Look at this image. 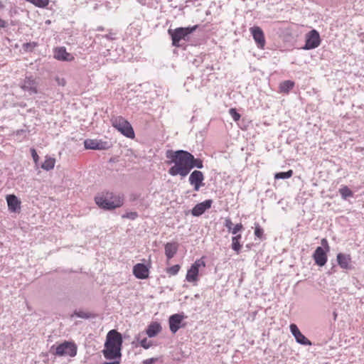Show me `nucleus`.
I'll return each instance as SVG.
<instances>
[{
    "instance_id": "f257e3e1",
    "label": "nucleus",
    "mask_w": 364,
    "mask_h": 364,
    "mask_svg": "<svg viewBox=\"0 0 364 364\" xmlns=\"http://www.w3.org/2000/svg\"><path fill=\"white\" fill-rule=\"evenodd\" d=\"M167 159H170L169 164H174L168 169V173L175 176L180 175L185 177L188 174L189 152L184 150H168L166 153Z\"/></svg>"
},
{
    "instance_id": "f03ea898",
    "label": "nucleus",
    "mask_w": 364,
    "mask_h": 364,
    "mask_svg": "<svg viewBox=\"0 0 364 364\" xmlns=\"http://www.w3.org/2000/svg\"><path fill=\"white\" fill-rule=\"evenodd\" d=\"M122 336L117 331H109L106 336L105 349L102 350L105 358L107 360L120 359L122 346Z\"/></svg>"
},
{
    "instance_id": "7ed1b4c3",
    "label": "nucleus",
    "mask_w": 364,
    "mask_h": 364,
    "mask_svg": "<svg viewBox=\"0 0 364 364\" xmlns=\"http://www.w3.org/2000/svg\"><path fill=\"white\" fill-rule=\"evenodd\" d=\"M95 202L99 207L106 210H112L123 204L119 197L114 196L112 193H109L96 196Z\"/></svg>"
},
{
    "instance_id": "20e7f679",
    "label": "nucleus",
    "mask_w": 364,
    "mask_h": 364,
    "mask_svg": "<svg viewBox=\"0 0 364 364\" xmlns=\"http://www.w3.org/2000/svg\"><path fill=\"white\" fill-rule=\"evenodd\" d=\"M111 123L113 127L122 134L129 139L134 138V132L131 124L122 116L112 117Z\"/></svg>"
},
{
    "instance_id": "39448f33",
    "label": "nucleus",
    "mask_w": 364,
    "mask_h": 364,
    "mask_svg": "<svg viewBox=\"0 0 364 364\" xmlns=\"http://www.w3.org/2000/svg\"><path fill=\"white\" fill-rule=\"evenodd\" d=\"M198 26H193L192 27H180L176 29H168V32L171 36L172 44L173 46H180L179 42L181 40L187 41L188 36L196 31Z\"/></svg>"
},
{
    "instance_id": "423d86ee",
    "label": "nucleus",
    "mask_w": 364,
    "mask_h": 364,
    "mask_svg": "<svg viewBox=\"0 0 364 364\" xmlns=\"http://www.w3.org/2000/svg\"><path fill=\"white\" fill-rule=\"evenodd\" d=\"M50 350L58 356L74 357L77 354V346L73 342L65 341L55 348V346H53Z\"/></svg>"
},
{
    "instance_id": "0eeeda50",
    "label": "nucleus",
    "mask_w": 364,
    "mask_h": 364,
    "mask_svg": "<svg viewBox=\"0 0 364 364\" xmlns=\"http://www.w3.org/2000/svg\"><path fill=\"white\" fill-rule=\"evenodd\" d=\"M321 243L323 247H316L313 254V258L317 265L323 267L327 262V252H329L330 247L326 238H323L321 241Z\"/></svg>"
},
{
    "instance_id": "6e6552de",
    "label": "nucleus",
    "mask_w": 364,
    "mask_h": 364,
    "mask_svg": "<svg viewBox=\"0 0 364 364\" xmlns=\"http://www.w3.org/2000/svg\"><path fill=\"white\" fill-rule=\"evenodd\" d=\"M84 146L86 149L107 150L110 148L111 144L102 139H87L84 141Z\"/></svg>"
},
{
    "instance_id": "1a4fd4ad",
    "label": "nucleus",
    "mask_w": 364,
    "mask_h": 364,
    "mask_svg": "<svg viewBox=\"0 0 364 364\" xmlns=\"http://www.w3.org/2000/svg\"><path fill=\"white\" fill-rule=\"evenodd\" d=\"M321 43V38L319 33L313 29L310 31L306 36V43L304 48L305 50H311L317 48Z\"/></svg>"
},
{
    "instance_id": "9d476101",
    "label": "nucleus",
    "mask_w": 364,
    "mask_h": 364,
    "mask_svg": "<svg viewBox=\"0 0 364 364\" xmlns=\"http://www.w3.org/2000/svg\"><path fill=\"white\" fill-rule=\"evenodd\" d=\"M205 263L202 259H197L188 270L186 279L188 282H196L198 281V276L199 272V268L200 267H205Z\"/></svg>"
},
{
    "instance_id": "9b49d317",
    "label": "nucleus",
    "mask_w": 364,
    "mask_h": 364,
    "mask_svg": "<svg viewBox=\"0 0 364 364\" xmlns=\"http://www.w3.org/2000/svg\"><path fill=\"white\" fill-rule=\"evenodd\" d=\"M186 316L183 314H175L168 318L169 328L172 333H176L181 327L182 322Z\"/></svg>"
},
{
    "instance_id": "f8f14e48",
    "label": "nucleus",
    "mask_w": 364,
    "mask_h": 364,
    "mask_svg": "<svg viewBox=\"0 0 364 364\" xmlns=\"http://www.w3.org/2000/svg\"><path fill=\"white\" fill-rule=\"evenodd\" d=\"M203 180V173L200 171L197 170L193 171L188 178L190 184L193 186V189L196 191H198L200 188L204 186Z\"/></svg>"
},
{
    "instance_id": "ddd939ff",
    "label": "nucleus",
    "mask_w": 364,
    "mask_h": 364,
    "mask_svg": "<svg viewBox=\"0 0 364 364\" xmlns=\"http://www.w3.org/2000/svg\"><path fill=\"white\" fill-rule=\"evenodd\" d=\"M21 87L29 95L38 93V82L31 77H26L21 83Z\"/></svg>"
},
{
    "instance_id": "4468645a",
    "label": "nucleus",
    "mask_w": 364,
    "mask_h": 364,
    "mask_svg": "<svg viewBox=\"0 0 364 364\" xmlns=\"http://www.w3.org/2000/svg\"><path fill=\"white\" fill-rule=\"evenodd\" d=\"M289 328L291 334L294 336L296 341L298 343L304 346L311 345V342L301 333V332L299 331V328L296 324H290Z\"/></svg>"
},
{
    "instance_id": "2eb2a0df",
    "label": "nucleus",
    "mask_w": 364,
    "mask_h": 364,
    "mask_svg": "<svg viewBox=\"0 0 364 364\" xmlns=\"http://www.w3.org/2000/svg\"><path fill=\"white\" fill-rule=\"evenodd\" d=\"M250 31L257 47L263 48L265 46V39L262 30L258 26H253L250 28Z\"/></svg>"
},
{
    "instance_id": "dca6fc26",
    "label": "nucleus",
    "mask_w": 364,
    "mask_h": 364,
    "mask_svg": "<svg viewBox=\"0 0 364 364\" xmlns=\"http://www.w3.org/2000/svg\"><path fill=\"white\" fill-rule=\"evenodd\" d=\"M212 203L213 200L209 199L196 204L191 210V214L196 217L201 215L205 212L206 210L211 207Z\"/></svg>"
},
{
    "instance_id": "f3484780",
    "label": "nucleus",
    "mask_w": 364,
    "mask_h": 364,
    "mask_svg": "<svg viewBox=\"0 0 364 364\" xmlns=\"http://www.w3.org/2000/svg\"><path fill=\"white\" fill-rule=\"evenodd\" d=\"M54 58L58 60L70 62L74 60V57L70 53H68L65 47H58L54 49Z\"/></svg>"
},
{
    "instance_id": "a211bd4d",
    "label": "nucleus",
    "mask_w": 364,
    "mask_h": 364,
    "mask_svg": "<svg viewBox=\"0 0 364 364\" xmlns=\"http://www.w3.org/2000/svg\"><path fill=\"white\" fill-rule=\"evenodd\" d=\"M133 274L136 278L144 279L149 277V269L145 264L138 263L133 267Z\"/></svg>"
},
{
    "instance_id": "6ab92c4d",
    "label": "nucleus",
    "mask_w": 364,
    "mask_h": 364,
    "mask_svg": "<svg viewBox=\"0 0 364 364\" xmlns=\"http://www.w3.org/2000/svg\"><path fill=\"white\" fill-rule=\"evenodd\" d=\"M337 262L341 268L344 269H350L352 268L351 257L350 255L338 253L337 255Z\"/></svg>"
},
{
    "instance_id": "aec40b11",
    "label": "nucleus",
    "mask_w": 364,
    "mask_h": 364,
    "mask_svg": "<svg viewBox=\"0 0 364 364\" xmlns=\"http://www.w3.org/2000/svg\"><path fill=\"white\" fill-rule=\"evenodd\" d=\"M161 331V326L160 323L157 322H152L151 323L146 330V333L149 338H152L156 336L159 332Z\"/></svg>"
},
{
    "instance_id": "412c9836",
    "label": "nucleus",
    "mask_w": 364,
    "mask_h": 364,
    "mask_svg": "<svg viewBox=\"0 0 364 364\" xmlns=\"http://www.w3.org/2000/svg\"><path fill=\"white\" fill-rule=\"evenodd\" d=\"M6 201L9 210L15 212L19 208L20 201L15 195H8L6 196Z\"/></svg>"
},
{
    "instance_id": "4be33fe9",
    "label": "nucleus",
    "mask_w": 364,
    "mask_h": 364,
    "mask_svg": "<svg viewBox=\"0 0 364 364\" xmlns=\"http://www.w3.org/2000/svg\"><path fill=\"white\" fill-rule=\"evenodd\" d=\"M178 250V245L174 242H168L165 245V255L170 259L176 255Z\"/></svg>"
},
{
    "instance_id": "5701e85b",
    "label": "nucleus",
    "mask_w": 364,
    "mask_h": 364,
    "mask_svg": "<svg viewBox=\"0 0 364 364\" xmlns=\"http://www.w3.org/2000/svg\"><path fill=\"white\" fill-rule=\"evenodd\" d=\"M188 173L193 168H203V163L200 159H196L194 156L189 152Z\"/></svg>"
},
{
    "instance_id": "b1692460",
    "label": "nucleus",
    "mask_w": 364,
    "mask_h": 364,
    "mask_svg": "<svg viewBox=\"0 0 364 364\" xmlns=\"http://www.w3.org/2000/svg\"><path fill=\"white\" fill-rule=\"evenodd\" d=\"M55 164V159L50 156H46L44 162L41 165V168L43 170L49 171L54 168Z\"/></svg>"
},
{
    "instance_id": "393cba45",
    "label": "nucleus",
    "mask_w": 364,
    "mask_h": 364,
    "mask_svg": "<svg viewBox=\"0 0 364 364\" xmlns=\"http://www.w3.org/2000/svg\"><path fill=\"white\" fill-rule=\"evenodd\" d=\"M114 39V37L112 36V34H107V35H96L95 38V42H99L100 43L105 44V46H107V43L105 41H111Z\"/></svg>"
},
{
    "instance_id": "a878e982",
    "label": "nucleus",
    "mask_w": 364,
    "mask_h": 364,
    "mask_svg": "<svg viewBox=\"0 0 364 364\" xmlns=\"http://www.w3.org/2000/svg\"><path fill=\"white\" fill-rule=\"evenodd\" d=\"M339 193L343 200H346L348 198L353 197V191L346 186H343L339 189Z\"/></svg>"
},
{
    "instance_id": "bb28decb",
    "label": "nucleus",
    "mask_w": 364,
    "mask_h": 364,
    "mask_svg": "<svg viewBox=\"0 0 364 364\" xmlns=\"http://www.w3.org/2000/svg\"><path fill=\"white\" fill-rule=\"evenodd\" d=\"M294 86V82L291 80H285L281 82L279 88L282 92H288Z\"/></svg>"
},
{
    "instance_id": "cd10ccee",
    "label": "nucleus",
    "mask_w": 364,
    "mask_h": 364,
    "mask_svg": "<svg viewBox=\"0 0 364 364\" xmlns=\"http://www.w3.org/2000/svg\"><path fill=\"white\" fill-rule=\"evenodd\" d=\"M292 175H293V171L289 170L286 172L276 173L274 175V178L275 179H287V178H291L292 176Z\"/></svg>"
},
{
    "instance_id": "c85d7f7f",
    "label": "nucleus",
    "mask_w": 364,
    "mask_h": 364,
    "mask_svg": "<svg viewBox=\"0 0 364 364\" xmlns=\"http://www.w3.org/2000/svg\"><path fill=\"white\" fill-rule=\"evenodd\" d=\"M28 132L26 129H18L15 133L16 139L21 141L27 136Z\"/></svg>"
},
{
    "instance_id": "c756f323",
    "label": "nucleus",
    "mask_w": 364,
    "mask_h": 364,
    "mask_svg": "<svg viewBox=\"0 0 364 364\" xmlns=\"http://www.w3.org/2000/svg\"><path fill=\"white\" fill-rule=\"evenodd\" d=\"M137 341L139 343L140 346L144 349H148L152 346V342L149 341L146 338H144L140 339L139 336L136 338Z\"/></svg>"
},
{
    "instance_id": "7c9ffc66",
    "label": "nucleus",
    "mask_w": 364,
    "mask_h": 364,
    "mask_svg": "<svg viewBox=\"0 0 364 364\" xmlns=\"http://www.w3.org/2000/svg\"><path fill=\"white\" fill-rule=\"evenodd\" d=\"M232 249L235 251L236 252H239L241 250V245L240 243L239 240H237L236 239H232Z\"/></svg>"
},
{
    "instance_id": "2f4dec72",
    "label": "nucleus",
    "mask_w": 364,
    "mask_h": 364,
    "mask_svg": "<svg viewBox=\"0 0 364 364\" xmlns=\"http://www.w3.org/2000/svg\"><path fill=\"white\" fill-rule=\"evenodd\" d=\"M180 266L178 264L173 265L167 269V273L171 275H176L179 272Z\"/></svg>"
},
{
    "instance_id": "473e14b6",
    "label": "nucleus",
    "mask_w": 364,
    "mask_h": 364,
    "mask_svg": "<svg viewBox=\"0 0 364 364\" xmlns=\"http://www.w3.org/2000/svg\"><path fill=\"white\" fill-rule=\"evenodd\" d=\"M229 113L235 122H237L240 119V114L236 111L235 109H230Z\"/></svg>"
},
{
    "instance_id": "72a5a7b5",
    "label": "nucleus",
    "mask_w": 364,
    "mask_h": 364,
    "mask_svg": "<svg viewBox=\"0 0 364 364\" xmlns=\"http://www.w3.org/2000/svg\"><path fill=\"white\" fill-rule=\"evenodd\" d=\"M263 229L259 225L258 223L255 224V235L258 238H262L263 235Z\"/></svg>"
},
{
    "instance_id": "f704fd0d",
    "label": "nucleus",
    "mask_w": 364,
    "mask_h": 364,
    "mask_svg": "<svg viewBox=\"0 0 364 364\" xmlns=\"http://www.w3.org/2000/svg\"><path fill=\"white\" fill-rule=\"evenodd\" d=\"M242 230H243V225H242V223H238L232 228L231 232L233 235H236V234H237L238 232H240Z\"/></svg>"
},
{
    "instance_id": "c9c22d12",
    "label": "nucleus",
    "mask_w": 364,
    "mask_h": 364,
    "mask_svg": "<svg viewBox=\"0 0 364 364\" xmlns=\"http://www.w3.org/2000/svg\"><path fill=\"white\" fill-rule=\"evenodd\" d=\"M37 45L38 44L36 42L26 43L23 44V48L26 50H32L35 47L37 46Z\"/></svg>"
},
{
    "instance_id": "e433bc0d",
    "label": "nucleus",
    "mask_w": 364,
    "mask_h": 364,
    "mask_svg": "<svg viewBox=\"0 0 364 364\" xmlns=\"http://www.w3.org/2000/svg\"><path fill=\"white\" fill-rule=\"evenodd\" d=\"M138 216V214L136 212H129L127 213L125 215H123V218H127L130 220H135Z\"/></svg>"
},
{
    "instance_id": "4c0bfd02",
    "label": "nucleus",
    "mask_w": 364,
    "mask_h": 364,
    "mask_svg": "<svg viewBox=\"0 0 364 364\" xmlns=\"http://www.w3.org/2000/svg\"><path fill=\"white\" fill-rule=\"evenodd\" d=\"M31 156H32L34 163L37 165V164L38 162L39 156H38L36 149H33V148L31 149Z\"/></svg>"
},
{
    "instance_id": "58836bf2",
    "label": "nucleus",
    "mask_w": 364,
    "mask_h": 364,
    "mask_svg": "<svg viewBox=\"0 0 364 364\" xmlns=\"http://www.w3.org/2000/svg\"><path fill=\"white\" fill-rule=\"evenodd\" d=\"M225 226L227 228L229 232H231L232 228H233V223L230 218H226L225 221Z\"/></svg>"
},
{
    "instance_id": "ea45409f",
    "label": "nucleus",
    "mask_w": 364,
    "mask_h": 364,
    "mask_svg": "<svg viewBox=\"0 0 364 364\" xmlns=\"http://www.w3.org/2000/svg\"><path fill=\"white\" fill-rule=\"evenodd\" d=\"M158 359L157 358H149V359H146V360H144L143 361V364H153L154 363H155Z\"/></svg>"
},
{
    "instance_id": "a19ab883",
    "label": "nucleus",
    "mask_w": 364,
    "mask_h": 364,
    "mask_svg": "<svg viewBox=\"0 0 364 364\" xmlns=\"http://www.w3.org/2000/svg\"><path fill=\"white\" fill-rule=\"evenodd\" d=\"M75 314L79 318H87V314L82 311L75 312Z\"/></svg>"
},
{
    "instance_id": "79ce46f5",
    "label": "nucleus",
    "mask_w": 364,
    "mask_h": 364,
    "mask_svg": "<svg viewBox=\"0 0 364 364\" xmlns=\"http://www.w3.org/2000/svg\"><path fill=\"white\" fill-rule=\"evenodd\" d=\"M7 22L5 20L0 18V28H4L7 26Z\"/></svg>"
},
{
    "instance_id": "37998d69",
    "label": "nucleus",
    "mask_w": 364,
    "mask_h": 364,
    "mask_svg": "<svg viewBox=\"0 0 364 364\" xmlns=\"http://www.w3.org/2000/svg\"><path fill=\"white\" fill-rule=\"evenodd\" d=\"M102 364H120V361L119 360H116V359H114V360H113L112 362H105Z\"/></svg>"
},
{
    "instance_id": "c03bdc74",
    "label": "nucleus",
    "mask_w": 364,
    "mask_h": 364,
    "mask_svg": "<svg viewBox=\"0 0 364 364\" xmlns=\"http://www.w3.org/2000/svg\"><path fill=\"white\" fill-rule=\"evenodd\" d=\"M241 238H242V236L240 234H236V235H235V236H233L232 237V239H234V240L236 239L237 240H239V241L241 240Z\"/></svg>"
},
{
    "instance_id": "a18cd8bd",
    "label": "nucleus",
    "mask_w": 364,
    "mask_h": 364,
    "mask_svg": "<svg viewBox=\"0 0 364 364\" xmlns=\"http://www.w3.org/2000/svg\"><path fill=\"white\" fill-rule=\"evenodd\" d=\"M141 5H145L146 3V0H136Z\"/></svg>"
},
{
    "instance_id": "49530a36",
    "label": "nucleus",
    "mask_w": 364,
    "mask_h": 364,
    "mask_svg": "<svg viewBox=\"0 0 364 364\" xmlns=\"http://www.w3.org/2000/svg\"><path fill=\"white\" fill-rule=\"evenodd\" d=\"M97 31H103L104 28L102 27V26H99L97 28Z\"/></svg>"
},
{
    "instance_id": "de8ad7c7",
    "label": "nucleus",
    "mask_w": 364,
    "mask_h": 364,
    "mask_svg": "<svg viewBox=\"0 0 364 364\" xmlns=\"http://www.w3.org/2000/svg\"><path fill=\"white\" fill-rule=\"evenodd\" d=\"M336 317H337V314H336V312H335V311H334V312H333V318H334V320H336Z\"/></svg>"
},
{
    "instance_id": "09e8293b",
    "label": "nucleus",
    "mask_w": 364,
    "mask_h": 364,
    "mask_svg": "<svg viewBox=\"0 0 364 364\" xmlns=\"http://www.w3.org/2000/svg\"><path fill=\"white\" fill-rule=\"evenodd\" d=\"M4 4L3 3L0 1V9H3L4 8Z\"/></svg>"
},
{
    "instance_id": "8fccbe9b",
    "label": "nucleus",
    "mask_w": 364,
    "mask_h": 364,
    "mask_svg": "<svg viewBox=\"0 0 364 364\" xmlns=\"http://www.w3.org/2000/svg\"><path fill=\"white\" fill-rule=\"evenodd\" d=\"M62 81H63V82H59V84H60V85H65L64 80H62Z\"/></svg>"
},
{
    "instance_id": "3c124183",
    "label": "nucleus",
    "mask_w": 364,
    "mask_h": 364,
    "mask_svg": "<svg viewBox=\"0 0 364 364\" xmlns=\"http://www.w3.org/2000/svg\"><path fill=\"white\" fill-rule=\"evenodd\" d=\"M62 81H63V82H59V84H60V85H65L64 80H62Z\"/></svg>"
}]
</instances>
